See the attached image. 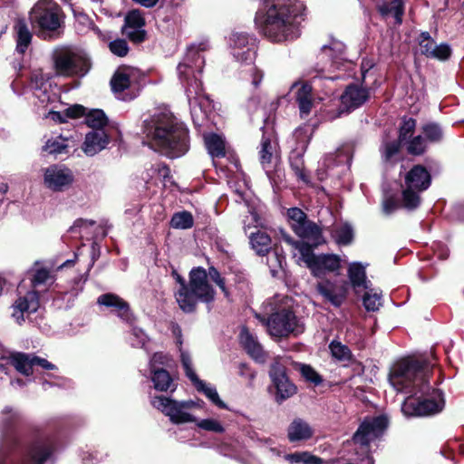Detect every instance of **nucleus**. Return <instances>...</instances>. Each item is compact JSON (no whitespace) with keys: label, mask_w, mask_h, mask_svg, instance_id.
I'll list each match as a JSON object with an SVG mask.
<instances>
[{"label":"nucleus","mask_w":464,"mask_h":464,"mask_svg":"<svg viewBox=\"0 0 464 464\" xmlns=\"http://www.w3.org/2000/svg\"><path fill=\"white\" fill-rule=\"evenodd\" d=\"M432 367L426 361L403 359L393 366L390 383L396 391L410 394L401 404L405 416H428L443 410L441 391L432 388L429 382Z\"/></svg>","instance_id":"nucleus-1"},{"label":"nucleus","mask_w":464,"mask_h":464,"mask_svg":"<svg viewBox=\"0 0 464 464\" xmlns=\"http://www.w3.org/2000/svg\"><path fill=\"white\" fill-rule=\"evenodd\" d=\"M304 5L299 0H266L256 13L255 23L273 42L294 40L300 35Z\"/></svg>","instance_id":"nucleus-2"},{"label":"nucleus","mask_w":464,"mask_h":464,"mask_svg":"<svg viewBox=\"0 0 464 464\" xmlns=\"http://www.w3.org/2000/svg\"><path fill=\"white\" fill-rule=\"evenodd\" d=\"M208 43L191 44L182 61L178 64L177 72L190 106L192 121L196 127H204L208 121V111L211 102L204 93L201 73L205 64L203 53L208 49Z\"/></svg>","instance_id":"nucleus-3"},{"label":"nucleus","mask_w":464,"mask_h":464,"mask_svg":"<svg viewBox=\"0 0 464 464\" xmlns=\"http://www.w3.org/2000/svg\"><path fill=\"white\" fill-rule=\"evenodd\" d=\"M143 133L150 147L169 158H179L188 150V131L169 111H160L143 121Z\"/></svg>","instance_id":"nucleus-4"},{"label":"nucleus","mask_w":464,"mask_h":464,"mask_svg":"<svg viewBox=\"0 0 464 464\" xmlns=\"http://www.w3.org/2000/svg\"><path fill=\"white\" fill-rule=\"evenodd\" d=\"M266 315L256 314V318L266 327L267 334L273 338L297 336L304 330V326L292 309L291 300L282 295H276L263 304Z\"/></svg>","instance_id":"nucleus-5"},{"label":"nucleus","mask_w":464,"mask_h":464,"mask_svg":"<svg viewBox=\"0 0 464 464\" xmlns=\"http://www.w3.org/2000/svg\"><path fill=\"white\" fill-rule=\"evenodd\" d=\"M63 10L53 0H38L29 13L32 26L46 38L58 34L63 21Z\"/></svg>","instance_id":"nucleus-6"},{"label":"nucleus","mask_w":464,"mask_h":464,"mask_svg":"<svg viewBox=\"0 0 464 464\" xmlns=\"http://www.w3.org/2000/svg\"><path fill=\"white\" fill-rule=\"evenodd\" d=\"M53 60L56 74L63 77H82L91 67L87 53L74 47L56 49Z\"/></svg>","instance_id":"nucleus-7"},{"label":"nucleus","mask_w":464,"mask_h":464,"mask_svg":"<svg viewBox=\"0 0 464 464\" xmlns=\"http://www.w3.org/2000/svg\"><path fill=\"white\" fill-rule=\"evenodd\" d=\"M14 445L12 438L3 440L0 446V464H44L53 451V440L51 438H40L34 441L27 450L21 462L10 456Z\"/></svg>","instance_id":"nucleus-8"},{"label":"nucleus","mask_w":464,"mask_h":464,"mask_svg":"<svg viewBox=\"0 0 464 464\" xmlns=\"http://www.w3.org/2000/svg\"><path fill=\"white\" fill-rule=\"evenodd\" d=\"M285 241L291 244L300 254L299 259L303 261L316 277H322L327 273L336 272L340 269L341 259L334 254L315 255L311 246L302 241H294L289 237Z\"/></svg>","instance_id":"nucleus-9"},{"label":"nucleus","mask_w":464,"mask_h":464,"mask_svg":"<svg viewBox=\"0 0 464 464\" xmlns=\"http://www.w3.org/2000/svg\"><path fill=\"white\" fill-rule=\"evenodd\" d=\"M431 182L429 171L420 165L414 166L405 176V188L402 191V204L407 209H414L420 203V193L426 190Z\"/></svg>","instance_id":"nucleus-10"},{"label":"nucleus","mask_w":464,"mask_h":464,"mask_svg":"<svg viewBox=\"0 0 464 464\" xmlns=\"http://www.w3.org/2000/svg\"><path fill=\"white\" fill-rule=\"evenodd\" d=\"M150 402L174 424L196 421V418L190 413V410L197 406L192 400L179 401L164 396H155L151 398Z\"/></svg>","instance_id":"nucleus-11"},{"label":"nucleus","mask_w":464,"mask_h":464,"mask_svg":"<svg viewBox=\"0 0 464 464\" xmlns=\"http://www.w3.org/2000/svg\"><path fill=\"white\" fill-rule=\"evenodd\" d=\"M187 290L191 307L188 310H182L185 313H193L198 301L209 304L215 299L216 292L208 284L207 270L200 266L195 267L190 271Z\"/></svg>","instance_id":"nucleus-12"},{"label":"nucleus","mask_w":464,"mask_h":464,"mask_svg":"<svg viewBox=\"0 0 464 464\" xmlns=\"http://www.w3.org/2000/svg\"><path fill=\"white\" fill-rule=\"evenodd\" d=\"M287 217L294 232L301 238L317 246L322 243L321 228L313 221L307 219L306 214L298 208L287 210Z\"/></svg>","instance_id":"nucleus-13"},{"label":"nucleus","mask_w":464,"mask_h":464,"mask_svg":"<svg viewBox=\"0 0 464 464\" xmlns=\"http://www.w3.org/2000/svg\"><path fill=\"white\" fill-rule=\"evenodd\" d=\"M228 49L235 61L250 64L256 58V39L245 32H233L228 38Z\"/></svg>","instance_id":"nucleus-14"},{"label":"nucleus","mask_w":464,"mask_h":464,"mask_svg":"<svg viewBox=\"0 0 464 464\" xmlns=\"http://www.w3.org/2000/svg\"><path fill=\"white\" fill-rule=\"evenodd\" d=\"M287 362L277 358L270 365L269 376L276 389V401L281 402L296 392L295 385L289 380L286 374Z\"/></svg>","instance_id":"nucleus-15"},{"label":"nucleus","mask_w":464,"mask_h":464,"mask_svg":"<svg viewBox=\"0 0 464 464\" xmlns=\"http://www.w3.org/2000/svg\"><path fill=\"white\" fill-rule=\"evenodd\" d=\"M388 427V419L383 416L368 417L360 424L353 436L356 444L367 447L372 441L381 437Z\"/></svg>","instance_id":"nucleus-16"},{"label":"nucleus","mask_w":464,"mask_h":464,"mask_svg":"<svg viewBox=\"0 0 464 464\" xmlns=\"http://www.w3.org/2000/svg\"><path fill=\"white\" fill-rule=\"evenodd\" d=\"M180 358L185 374L195 386L197 391L202 392L217 407L229 410L228 406L219 398L217 389L198 377L192 367V362L189 354L186 352H181Z\"/></svg>","instance_id":"nucleus-17"},{"label":"nucleus","mask_w":464,"mask_h":464,"mask_svg":"<svg viewBox=\"0 0 464 464\" xmlns=\"http://www.w3.org/2000/svg\"><path fill=\"white\" fill-rule=\"evenodd\" d=\"M39 305L38 293L34 290L28 291L24 295H19L12 304V317L18 324H22L25 315L35 313Z\"/></svg>","instance_id":"nucleus-18"},{"label":"nucleus","mask_w":464,"mask_h":464,"mask_svg":"<svg viewBox=\"0 0 464 464\" xmlns=\"http://www.w3.org/2000/svg\"><path fill=\"white\" fill-rule=\"evenodd\" d=\"M44 180L48 188L53 191H62L72 183L73 175L65 167L52 165L45 169Z\"/></svg>","instance_id":"nucleus-19"},{"label":"nucleus","mask_w":464,"mask_h":464,"mask_svg":"<svg viewBox=\"0 0 464 464\" xmlns=\"http://www.w3.org/2000/svg\"><path fill=\"white\" fill-rule=\"evenodd\" d=\"M369 99V90L356 83L349 84L341 95L342 109L339 112H350L362 106Z\"/></svg>","instance_id":"nucleus-20"},{"label":"nucleus","mask_w":464,"mask_h":464,"mask_svg":"<svg viewBox=\"0 0 464 464\" xmlns=\"http://www.w3.org/2000/svg\"><path fill=\"white\" fill-rule=\"evenodd\" d=\"M97 304L111 308L112 312L123 322L132 324L134 321L129 304L117 295L103 294L98 297Z\"/></svg>","instance_id":"nucleus-21"},{"label":"nucleus","mask_w":464,"mask_h":464,"mask_svg":"<svg viewBox=\"0 0 464 464\" xmlns=\"http://www.w3.org/2000/svg\"><path fill=\"white\" fill-rule=\"evenodd\" d=\"M259 160L266 174L271 178L280 162V156L276 142H272L268 138L263 137L261 140Z\"/></svg>","instance_id":"nucleus-22"},{"label":"nucleus","mask_w":464,"mask_h":464,"mask_svg":"<svg viewBox=\"0 0 464 464\" xmlns=\"http://www.w3.org/2000/svg\"><path fill=\"white\" fill-rule=\"evenodd\" d=\"M316 288L319 294L335 306L342 304L348 289L347 283L345 282H343L341 285H336L330 281L318 283Z\"/></svg>","instance_id":"nucleus-23"},{"label":"nucleus","mask_w":464,"mask_h":464,"mask_svg":"<svg viewBox=\"0 0 464 464\" xmlns=\"http://www.w3.org/2000/svg\"><path fill=\"white\" fill-rule=\"evenodd\" d=\"M322 60H327L329 67L339 68L344 61L345 57V45L338 40H332L329 44L323 45L320 53Z\"/></svg>","instance_id":"nucleus-24"},{"label":"nucleus","mask_w":464,"mask_h":464,"mask_svg":"<svg viewBox=\"0 0 464 464\" xmlns=\"http://www.w3.org/2000/svg\"><path fill=\"white\" fill-rule=\"evenodd\" d=\"M109 143V136L104 130H92L85 135L82 150L87 156H94Z\"/></svg>","instance_id":"nucleus-25"},{"label":"nucleus","mask_w":464,"mask_h":464,"mask_svg":"<svg viewBox=\"0 0 464 464\" xmlns=\"http://www.w3.org/2000/svg\"><path fill=\"white\" fill-rule=\"evenodd\" d=\"M365 269L366 266H363L360 262H353L349 265V281L356 293H360L362 290H369L371 287V282L367 280Z\"/></svg>","instance_id":"nucleus-26"},{"label":"nucleus","mask_w":464,"mask_h":464,"mask_svg":"<svg viewBox=\"0 0 464 464\" xmlns=\"http://www.w3.org/2000/svg\"><path fill=\"white\" fill-rule=\"evenodd\" d=\"M295 102L298 105L301 118L308 117L315 102L311 84L304 83L300 86L295 93Z\"/></svg>","instance_id":"nucleus-27"},{"label":"nucleus","mask_w":464,"mask_h":464,"mask_svg":"<svg viewBox=\"0 0 464 464\" xmlns=\"http://www.w3.org/2000/svg\"><path fill=\"white\" fill-rule=\"evenodd\" d=\"M31 88L35 99L43 106L56 101V95L51 92L50 84L37 74L34 76L31 82Z\"/></svg>","instance_id":"nucleus-28"},{"label":"nucleus","mask_w":464,"mask_h":464,"mask_svg":"<svg viewBox=\"0 0 464 464\" xmlns=\"http://www.w3.org/2000/svg\"><path fill=\"white\" fill-rule=\"evenodd\" d=\"M33 358L34 354L14 352L9 353L7 356L1 357V359H6L18 372L25 376L33 373Z\"/></svg>","instance_id":"nucleus-29"},{"label":"nucleus","mask_w":464,"mask_h":464,"mask_svg":"<svg viewBox=\"0 0 464 464\" xmlns=\"http://www.w3.org/2000/svg\"><path fill=\"white\" fill-rule=\"evenodd\" d=\"M132 73L130 68H120L113 74L111 80V90L120 99H125L121 93L130 86Z\"/></svg>","instance_id":"nucleus-30"},{"label":"nucleus","mask_w":464,"mask_h":464,"mask_svg":"<svg viewBox=\"0 0 464 464\" xmlns=\"http://www.w3.org/2000/svg\"><path fill=\"white\" fill-rule=\"evenodd\" d=\"M14 31L16 40V52L24 54L31 44L33 38L32 33L25 21L23 19H19L15 22Z\"/></svg>","instance_id":"nucleus-31"},{"label":"nucleus","mask_w":464,"mask_h":464,"mask_svg":"<svg viewBox=\"0 0 464 464\" xmlns=\"http://www.w3.org/2000/svg\"><path fill=\"white\" fill-rule=\"evenodd\" d=\"M151 382L155 390L159 392H174L177 388L176 383L169 375V372L164 369L150 371Z\"/></svg>","instance_id":"nucleus-32"},{"label":"nucleus","mask_w":464,"mask_h":464,"mask_svg":"<svg viewBox=\"0 0 464 464\" xmlns=\"http://www.w3.org/2000/svg\"><path fill=\"white\" fill-rule=\"evenodd\" d=\"M240 342L251 357L256 360L263 357L264 353L261 344L246 327H243L240 332Z\"/></svg>","instance_id":"nucleus-33"},{"label":"nucleus","mask_w":464,"mask_h":464,"mask_svg":"<svg viewBox=\"0 0 464 464\" xmlns=\"http://www.w3.org/2000/svg\"><path fill=\"white\" fill-rule=\"evenodd\" d=\"M313 436L311 427L301 419H296L288 427V439L290 441H299L310 439Z\"/></svg>","instance_id":"nucleus-34"},{"label":"nucleus","mask_w":464,"mask_h":464,"mask_svg":"<svg viewBox=\"0 0 464 464\" xmlns=\"http://www.w3.org/2000/svg\"><path fill=\"white\" fill-rule=\"evenodd\" d=\"M401 142L398 140L385 141L380 148L382 163L392 166L400 160Z\"/></svg>","instance_id":"nucleus-35"},{"label":"nucleus","mask_w":464,"mask_h":464,"mask_svg":"<svg viewBox=\"0 0 464 464\" xmlns=\"http://www.w3.org/2000/svg\"><path fill=\"white\" fill-rule=\"evenodd\" d=\"M249 238L252 248L257 255L265 256L271 249V238L266 233L261 231L251 233Z\"/></svg>","instance_id":"nucleus-36"},{"label":"nucleus","mask_w":464,"mask_h":464,"mask_svg":"<svg viewBox=\"0 0 464 464\" xmlns=\"http://www.w3.org/2000/svg\"><path fill=\"white\" fill-rule=\"evenodd\" d=\"M204 141L208 153L212 157H222L225 155V141L221 136L208 133L204 135Z\"/></svg>","instance_id":"nucleus-37"},{"label":"nucleus","mask_w":464,"mask_h":464,"mask_svg":"<svg viewBox=\"0 0 464 464\" xmlns=\"http://www.w3.org/2000/svg\"><path fill=\"white\" fill-rule=\"evenodd\" d=\"M172 276L174 279L179 283V288L175 293L176 301L181 310H188L191 306L188 301V293L187 290L188 284L186 283L185 279L176 271H172Z\"/></svg>","instance_id":"nucleus-38"},{"label":"nucleus","mask_w":464,"mask_h":464,"mask_svg":"<svg viewBox=\"0 0 464 464\" xmlns=\"http://www.w3.org/2000/svg\"><path fill=\"white\" fill-rule=\"evenodd\" d=\"M329 349L332 356L341 362L349 363L354 361L350 348L339 341H332L329 344Z\"/></svg>","instance_id":"nucleus-39"},{"label":"nucleus","mask_w":464,"mask_h":464,"mask_svg":"<svg viewBox=\"0 0 464 464\" xmlns=\"http://www.w3.org/2000/svg\"><path fill=\"white\" fill-rule=\"evenodd\" d=\"M379 12L383 16L392 15L395 18L397 24L401 23L403 14V6L401 0H392L388 3H382L378 6Z\"/></svg>","instance_id":"nucleus-40"},{"label":"nucleus","mask_w":464,"mask_h":464,"mask_svg":"<svg viewBox=\"0 0 464 464\" xmlns=\"http://www.w3.org/2000/svg\"><path fill=\"white\" fill-rule=\"evenodd\" d=\"M69 139L62 135L49 139L44 146V150L49 154L58 155L67 153Z\"/></svg>","instance_id":"nucleus-41"},{"label":"nucleus","mask_w":464,"mask_h":464,"mask_svg":"<svg viewBox=\"0 0 464 464\" xmlns=\"http://www.w3.org/2000/svg\"><path fill=\"white\" fill-rule=\"evenodd\" d=\"M21 413L12 407H5L0 412V429L9 430L17 424L21 420Z\"/></svg>","instance_id":"nucleus-42"},{"label":"nucleus","mask_w":464,"mask_h":464,"mask_svg":"<svg viewBox=\"0 0 464 464\" xmlns=\"http://www.w3.org/2000/svg\"><path fill=\"white\" fill-rule=\"evenodd\" d=\"M290 167L296 177L304 182H308V176L304 169L303 154L298 150H294L289 156Z\"/></svg>","instance_id":"nucleus-43"},{"label":"nucleus","mask_w":464,"mask_h":464,"mask_svg":"<svg viewBox=\"0 0 464 464\" xmlns=\"http://www.w3.org/2000/svg\"><path fill=\"white\" fill-rule=\"evenodd\" d=\"M108 119L102 110H92L85 116V123L92 130H103Z\"/></svg>","instance_id":"nucleus-44"},{"label":"nucleus","mask_w":464,"mask_h":464,"mask_svg":"<svg viewBox=\"0 0 464 464\" xmlns=\"http://www.w3.org/2000/svg\"><path fill=\"white\" fill-rule=\"evenodd\" d=\"M193 224V217L188 211L175 213L170 220V226L177 229H188L192 227Z\"/></svg>","instance_id":"nucleus-45"},{"label":"nucleus","mask_w":464,"mask_h":464,"mask_svg":"<svg viewBox=\"0 0 464 464\" xmlns=\"http://www.w3.org/2000/svg\"><path fill=\"white\" fill-rule=\"evenodd\" d=\"M285 459L291 464H321L322 459L307 451L287 454Z\"/></svg>","instance_id":"nucleus-46"},{"label":"nucleus","mask_w":464,"mask_h":464,"mask_svg":"<svg viewBox=\"0 0 464 464\" xmlns=\"http://www.w3.org/2000/svg\"><path fill=\"white\" fill-rule=\"evenodd\" d=\"M416 129V120L411 117H403L401 119V126L399 129L398 141L401 143L406 142L411 138Z\"/></svg>","instance_id":"nucleus-47"},{"label":"nucleus","mask_w":464,"mask_h":464,"mask_svg":"<svg viewBox=\"0 0 464 464\" xmlns=\"http://www.w3.org/2000/svg\"><path fill=\"white\" fill-rule=\"evenodd\" d=\"M425 139L430 142H439L443 138V131L441 127L435 122H430L421 128Z\"/></svg>","instance_id":"nucleus-48"},{"label":"nucleus","mask_w":464,"mask_h":464,"mask_svg":"<svg viewBox=\"0 0 464 464\" xmlns=\"http://www.w3.org/2000/svg\"><path fill=\"white\" fill-rule=\"evenodd\" d=\"M407 151L411 155H421L425 152L427 144L426 139L421 135H417L411 139H409L406 142Z\"/></svg>","instance_id":"nucleus-49"},{"label":"nucleus","mask_w":464,"mask_h":464,"mask_svg":"<svg viewBox=\"0 0 464 464\" xmlns=\"http://www.w3.org/2000/svg\"><path fill=\"white\" fill-rule=\"evenodd\" d=\"M366 293L363 295V305L367 311H377L382 306V295L377 292H372L370 287L369 290H365Z\"/></svg>","instance_id":"nucleus-50"},{"label":"nucleus","mask_w":464,"mask_h":464,"mask_svg":"<svg viewBox=\"0 0 464 464\" xmlns=\"http://www.w3.org/2000/svg\"><path fill=\"white\" fill-rule=\"evenodd\" d=\"M196 425L204 430L211 431L218 434L225 432L223 424L217 419L208 418L200 420H196Z\"/></svg>","instance_id":"nucleus-51"},{"label":"nucleus","mask_w":464,"mask_h":464,"mask_svg":"<svg viewBox=\"0 0 464 464\" xmlns=\"http://www.w3.org/2000/svg\"><path fill=\"white\" fill-rule=\"evenodd\" d=\"M33 271L34 272L32 278V285L37 286L48 282L51 279L50 271L46 268L41 267L39 263H35Z\"/></svg>","instance_id":"nucleus-52"},{"label":"nucleus","mask_w":464,"mask_h":464,"mask_svg":"<svg viewBox=\"0 0 464 464\" xmlns=\"http://www.w3.org/2000/svg\"><path fill=\"white\" fill-rule=\"evenodd\" d=\"M420 53L427 57L430 56L435 47V42L428 32H422L418 39Z\"/></svg>","instance_id":"nucleus-53"},{"label":"nucleus","mask_w":464,"mask_h":464,"mask_svg":"<svg viewBox=\"0 0 464 464\" xmlns=\"http://www.w3.org/2000/svg\"><path fill=\"white\" fill-rule=\"evenodd\" d=\"M353 237V228L349 225L338 227L334 232V238L339 245H348Z\"/></svg>","instance_id":"nucleus-54"},{"label":"nucleus","mask_w":464,"mask_h":464,"mask_svg":"<svg viewBox=\"0 0 464 464\" xmlns=\"http://www.w3.org/2000/svg\"><path fill=\"white\" fill-rule=\"evenodd\" d=\"M130 343L133 347H140L148 351L146 346L148 337L140 328H132L129 337Z\"/></svg>","instance_id":"nucleus-55"},{"label":"nucleus","mask_w":464,"mask_h":464,"mask_svg":"<svg viewBox=\"0 0 464 464\" xmlns=\"http://www.w3.org/2000/svg\"><path fill=\"white\" fill-rule=\"evenodd\" d=\"M170 362V357L167 353H155L150 359V371L162 369L163 366H168Z\"/></svg>","instance_id":"nucleus-56"},{"label":"nucleus","mask_w":464,"mask_h":464,"mask_svg":"<svg viewBox=\"0 0 464 464\" xmlns=\"http://www.w3.org/2000/svg\"><path fill=\"white\" fill-rule=\"evenodd\" d=\"M313 134V129L309 125H304L297 128L294 133L296 140L301 144V149H304Z\"/></svg>","instance_id":"nucleus-57"},{"label":"nucleus","mask_w":464,"mask_h":464,"mask_svg":"<svg viewBox=\"0 0 464 464\" xmlns=\"http://www.w3.org/2000/svg\"><path fill=\"white\" fill-rule=\"evenodd\" d=\"M300 372L302 376L307 381L312 382L314 385H319L322 383L323 379L318 374V372L310 365L302 364L300 367Z\"/></svg>","instance_id":"nucleus-58"},{"label":"nucleus","mask_w":464,"mask_h":464,"mask_svg":"<svg viewBox=\"0 0 464 464\" xmlns=\"http://www.w3.org/2000/svg\"><path fill=\"white\" fill-rule=\"evenodd\" d=\"M125 25L135 28H143L144 18L139 10L130 11L125 17Z\"/></svg>","instance_id":"nucleus-59"},{"label":"nucleus","mask_w":464,"mask_h":464,"mask_svg":"<svg viewBox=\"0 0 464 464\" xmlns=\"http://www.w3.org/2000/svg\"><path fill=\"white\" fill-rule=\"evenodd\" d=\"M110 51L120 57L127 55L129 52V46L125 40L117 39L109 44Z\"/></svg>","instance_id":"nucleus-60"},{"label":"nucleus","mask_w":464,"mask_h":464,"mask_svg":"<svg viewBox=\"0 0 464 464\" xmlns=\"http://www.w3.org/2000/svg\"><path fill=\"white\" fill-rule=\"evenodd\" d=\"M123 34L134 43H141L145 39V31L143 28H135L124 25Z\"/></svg>","instance_id":"nucleus-61"},{"label":"nucleus","mask_w":464,"mask_h":464,"mask_svg":"<svg viewBox=\"0 0 464 464\" xmlns=\"http://www.w3.org/2000/svg\"><path fill=\"white\" fill-rule=\"evenodd\" d=\"M95 224L93 220L79 218L74 221L73 225L70 227L69 231L72 233L78 232L80 235H87L88 228Z\"/></svg>","instance_id":"nucleus-62"},{"label":"nucleus","mask_w":464,"mask_h":464,"mask_svg":"<svg viewBox=\"0 0 464 464\" xmlns=\"http://www.w3.org/2000/svg\"><path fill=\"white\" fill-rule=\"evenodd\" d=\"M263 71L256 66L249 67L245 75V79L249 80L255 88H257L259 86L260 82L263 80Z\"/></svg>","instance_id":"nucleus-63"},{"label":"nucleus","mask_w":464,"mask_h":464,"mask_svg":"<svg viewBox=\"0 0 464 464\" xmlns=\"http://www.w3.org/2000/svg\"><path fill=\"white\" fill-rule=\"evenodd\" d=\"M451 54L450 46L448 44H440L439 45L435 44V47L430 53V58H435L439 60H447L450 58Z\"/></svg>","instance_id":"nucleus-64"}]
</instances>
